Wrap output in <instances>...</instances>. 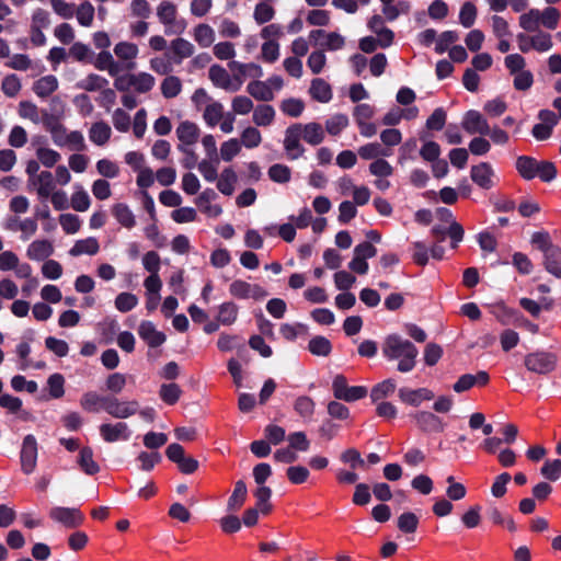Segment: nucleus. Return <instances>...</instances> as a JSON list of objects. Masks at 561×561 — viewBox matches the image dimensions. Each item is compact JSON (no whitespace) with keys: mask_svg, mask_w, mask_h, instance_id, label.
Here are the masks:
<instances>
[{"mask_svg":"<svg viewBox=\"0 0 561 561\" xmlns=\"http://www.w3.org/2000/svg\"><path fill=\"white\" fill-rule=\"evenodd\" d=\"M382 355L387 360H398L397 370L405 374L415 368L419 350L411 341L390 334L383 342Z\"/></svg>","mask_w":561,"mask_h":561,"instance_id":"f257e3e1","label":"nucleus"},{"mask_svg":"<svg viewBox=\"0 0 561 561\" xmlns=\"http://www.w3.org/2000/svg\"><path fill=\"white\" fill-rule=\"evenodd\" d=\"M530 243L542 253L545 270L557 278H561V248L552 242L547 231H536Z\"/></svg>","mask_w":561,"mask_h":561,"instance_id":"f03ea898","label":"nucleus"},{"mask_svg":"<svg viewBox=\"0 0 561 561\" xmlns=\"http://www.w3.org/2000/svg\"><path fill=\"white\" fill-rule=\"evenodd\" d=\"M517 173L526 181L536 178L542 182L549 183L557 178L558 170L553 162L547 160H537L530 156H518L515 161Z\"/></svg>","mask_w":561,"mask_h":561,"instance_id":"7ed1b4c3","label":"nucleus"},{"mask_svg":"<svg viewBox=\"0 0 561 561\" xmlns=\"http://www.w3.org/2000/svg\"><path fill=\"white\" fill-rule=\"evenodd\" d=\"M524 365L530 373L549 375L557 368L558 356L552 352L536 351L524 357Z\"/></svg>","mask_w":561,"mask_h":561,"instance_id":"20e7f679","label":"nucleus"},{"mask_svg":"<svg viewBox=\"0 0 561 561\" xmlns=\"http://www.w3.org/2000/svg\"><path fill=\"white\" fill-rule=\"evenodd\" d=\"M154 78L148 72H139L135 76L133 72H124L115 78L114 85L118 91H129L134 88L139 93H146L152 89Z\"/></svg>","mask_w":561,"mask_h":561,"instance_id":"39448f33","label":"nucleus"},{"mask_svg":"<svg viewBox=\"0 0 561 561\" xmlns=\"http://www.w3.org/2000/svg\"><path fill=\"white\" fill-rule=\"evenodd\" d=\"M159 22L173 33H181L185 28L183 20H179L178 5L169 0L159 2L156 9Z\"/></svg>","mask_w":561,"mask_h":561,"instance_id":"423d86ee","label":"nucleus"},{"mask_svg":"<svg viewBox=\"0 0 561 561\" xmlns=\"http://www.w3.org/2000/svg\"><path fill=\"white\" fill-rule=\"evenodd\" d=\"M332 391L336 400L354 402L367 396V388L364 386H348L344 375H336L332 381Z\"/></svg>","mask_w":561,"mask_h":561,"instance_id":"0eeeda50","label":"nucleus"},{"mask_svg":"<svg viewBox=\"0 0 561 561\" xmlns=\"http://www.w3.org/2000/svg\"><path fill=\"white\" fill-rule=\"evenodd\" d=\"M302 138V124L295 123L287 127L285 131L284 148L288 158L296 160L305 152L304 146L300 144Z\"/></svg>","mask_w":561,"mask_h":561,"instance_id":"6e6552de","label":"nucleus"},{"mask_svg":"<svg viewBox=\"0 0 561 561\" xmlns=\"http://www.w3.org/2000/svg\"><path fill=\"white\" fill-rule=\"evenodd\" d=\"M49 517L70 529L81 526L84 522V515L76 507H53L49 512Z\"/></svg>","mask_w":561,"mask_h":561,"instance_id":"1a4fd4ad","label":"nucleus"},{"mask_svg":"<svg viewBox=\"0 0 561 561\" xmlns=\"http://www.w3.org/2000/svg\"><path fill=\"white\" fill-rule=\"evenodd\" d=\"M20 459L23 473L31 474L37 463V440L34 435L28 434L24 437Z\"/></svg>","mask_w":561,"mask_h":561,"instance_id":"9d476101","label":"nucleus"},{"mask_svg":"<svg viewBox=\"0 0 561 561\" xmlns=\"http://www.w3.org/2000/svg\"><path fill=\"white\" fill-rule=\"evenodd\" d=\"M209 79L217 88L227 92H237L243 84L248 72H208Z\"/></svg>","mask_w":561,"mask_h":561,"instance_id":"9b49d317","label":"nucleus"},{"mask_svg":"<svg viewBox=\"0 0 561 561\" xmlns=\"http://www.w3.org/2000/svg\"><path fill=\"white\" fill-rule=\"evenodd\" d=\"M367 27L375 35L378 45L389 47L394 39V33L386 25V20L380 14H374L367 22Z\"/></svg>","mask_w":561,"mask_h":561,"instance_id":"f8f14e48","label":"nucleus"},{"mask_svg":"<svg viewBox=\"0 0 561 561\" xmlns=\"http://www.w3.org/2000/svg\"><path fill=\"white\" fill-rule=\"evenodd\" d=\"M139 403L136 400L119 401L118 398L110 396L105 405V412L116 419H127L138 412Z\"/></svg>","mask_w":561,"mask_h":561,"instance_id":"ddd939ff","label":"nucleus"},{"mask_svg":"<svg viewBox=\"0 0 561 561\" xmlns=\"http://www.w3.org/2000/svg\"><path fill=\"white\" fill-rule=\"evenodd\" d=\"M461 126L470 135L480 134L486 136L490 134V125L488 121L479 111L476 110H469L466 112Z\"/></svg>","mask_w":561,"mask_h":561,"instance_id":"4468645a","label":"nucleus"},{"mask_svg":"<svg viewBox=\"0 0 561 561\" xmlns=\"http://www.w3.org/2000/svg\"><path fill=\"white\" fill-rule=\"evenodd\" d=\"M410 416L415 421L416 426L424 433H440L445 424L439 416L428 411H417Z\"/></svg>","mask_w":561,"mask_h":561,"instance_id":"2eb2a0df","label":"nucleus"},{"mask_svg":"<svg viewBox=\"0 0 561 561\" xmlns=\"http://www.w3.org/2000/svg\"><path fill=\"white\" fill-rule=\"evenodd\" d=\"M470 178L474 184L482 190H491L495 183L494 170L489 162H480L479 164L472 165L470 170Z\"/></svg>","mask_w":561,"mask_h":561,"instance_id":"dca6fc26","label":"nucleus"},{"mask_svg":"<svg viewBox=\"0 0 561 561\" xmlns=\"http://www.w3.org/2000/svg\"><path fill=\"white\" fill-rule=\"evenodd\" d=\"M137 332L139 337L151 348L161 346L167 340L165 334L158 331L153 322L149 320L141 321Z\"/></svg>","mask_w":561,"mask_h":561,"instance_id":"f3484780","label":"nucleus"},{"mask_svg":"<svg viewBox=\"0 0 561 561\" xmlns=\"http://www.w3.org/2000/svg\"><path fill=\"white\" fill-rule=\"evenodd\" d=\"M100 435L106 443H114L117 440H128L131 432L125 422H117L115 424L104 423L100 426Z\"/></svg>","mask_w":561,"mask_h":561,"instance_id":"a211bd4d","label":"nucleus"},{"mask_svg":"<svg viewBox=\"0 0 561 561\" xmlns=\"http://www.w3.org/2000/svg\"><path fill=\"white\" fill-rule=\"evenodd\" d=\"M309 37L314 39L321 47L330 50L341 49L345 45V38L337 32L313 30L310 32Z\"/></svg>","mask_w":561,"mask_h":561,"instance_id":"6ab92c4d","label":"nucleus"},{"mask_svg":"<svg viewBox=\"0 0 561 561\" xmlns=\"http://www.w3.org/2000/svg\"><path fill=\"white\" fill-rule=\"evenodd\" d=\"M398 396L403 403L419 407L423 401L432 400L434 392L427 388L410 389L403 387L399 389Z\"/></svg>","mask_w":561,"mask_h":561,"instance_id":"aec40b11","label":"nucleus"},{"mask_svg":"<svg viewBox=\"0 0 561 561\" xmlns=\"http://www.w3.org/2000/svg\"><path fill=\"white\" fill-rule=\"evenodd\" d=\"M114 54L122 62L123 67L133 69L136 67V58L138 56V47L129 42H119L114 47Z\"/></svg>","mask_w":561,"mask_h":561,"instance_id":"412c9836","label":"nucleus"},{"mask_svg":"<svg viewBox=\"0 0 561 561\" xmlns=\"http://www.w3.org/2000/svg\"><path fill=\"white\" fill-rule=\"evenodd\" d=\"M194 54V46L188 41L179 37L171 42L169 60L173 65H180L185 58Z\"/></svg>","mask_w":561,"mask_h":561,"instance_id":"4be33fe9","label":"nucleus"},{"mask_svg":"<svg viewBox=\"0 0 561 561\" xmlns=\"http://www.w3.org/2000/svg\"><path fill=\"white\" fill-rule=\"evenodd\" d=\"M108 398L110 396H100L95 391H88L81 397L80 405L87 412L98 413L100 410L105 411Z\"/></svg>","mask_w":561,"mask_h":561,"instance_id":"5701e85b","label":"nucleus"},{"mask_svg":"<svg viewBox=\"0 0 561 561\" xmlns=\"http://www.w3.org/2000/svg\"><path fill=\"white\" fill-rule=\"evenodd\" d=\"M176 136L180 140V145L192 146L197 142L199 137V128L196 124L185 121L180 123L176 128Z\"/></svg>","mask_w":561,"mask_h":561,"instance_id":"b1692460","label":"nucleus"},{"mask_svg":"<svg viewBox=\"0 0 561 561\" xmlns=\"http://www.w3.org/2000/svg\"><path fill=\"white\" fill-rule=\"evenodd\" d=\"M54 253V247L48 240H35L27 248V257L33 261H44Z\"/></svg>","mask_w":561,"mask_h":561,"instance_id":"393cba45","label":"nucleus"},{"mask_svg":"<svg viewBox=\"0 0 561 561\" xmlns=\"http://www.w3.org/2000/svg\"><path fill=\"white\" fill-rule=\"evenodd\" d=\"M309 93L313 100L321 103L330 102L333 96L331 85L320 78H316L311 81Z\"/></svg>","mask_w":561,"mask_h":561,"instance_id":"a878e982","label":"nucleus"},{"mask_svg":"<svg viewBox=\"0 0 561 561\" xmlns=\"http://www.w3.org/2000/svg\"><path fill=\"white\" fill-rule=\"evenodd\" d=\"M247 496H248V489H247L245 482L243 480H238L234 483V489L228 499L227 510L229 512L239 511L243 506V504L247 500Z\"/></svg>","mask_w":561,"mask_h":561,"instance_id":"bb28decb","label":"nucleus"},{"mask_svg":"<svg viewBox=\"0 0 561 561\" xmlns=\"http://www.w3.org/2000/svg\"><path fill=\"white\" fill-rule=\"evenodd\" d=\"M247 91L251 96L259 101L267 102L274 99L272 87L265 81H251L247 87Z\"/></svg>","mask_w":561,"mask_h":561,"instance_id":"cd10ccee","label":"nucleus"},{"mask_svg":"<svg viewBox=\"0 0 561 561\" xmlns=\"http://www.w3.org/2000/svg\"><path fill=\"white\" fill-rule=\"evenodd\" d=\"M78 463L81 470L88 476H94L100 471V466L93 459V450L89 446L80 449Z\"/></svg>","mask_w":561,"mask_h":561,"instance_id":"c85d7f7f","label":"nucleus"},{"mask_svg":"<svg viewBox=\"0 0 561 561\" xmlns=\"http://www.w3.org/2000/svg\"><path fill=\"white\" fill-rule=\"evenodd\" d=\"M100 244L96 238L89 237L87 239L78 240L69 250L71 256H79L82 254L94 255L99 252Z\"/></svg>","mask_w":561,"mask_h":561,"instance_id":"c756f323","label":"nucleus"},{"mask_svg":"<svg viewBox=\"0 0 561 561\" xmlns=\"http://www.w3.org/2000/svg\"><path fill=\"white\" fill-rule=\"evenodd\" d=\"M112 214L115 217V219L123 227H125L127 229H131L135 227L136 219L127 204H125V203L115 204L112 208Z\"/></svg>","mask_w":561,"mask_h":561,"instance_id":"7c9ffc66","label":"nucleus"},{"mask_svg":"<svg viewBox=\"0 0 561 561\" xmlns=\"http://www.w3.org/2000/svg\"><path fill=\"white\" fill-rule=\"evenodd\" d=\"M193 38L201 47H209L214 44L216 34L211 26L202 23L194 27Z\"/></svg>","mask_w":561,"mask_h":561,"instance_id":"2f4dec72","label":"nucleus"},{"mask_svg":"<svg viewBox=\"0 0 561 561\" xmlns=\"http://www.w3.org/2000/svg\"><path fill=\"white\" fill-rule=\"evenodd\" d=\"M302 139L311 146L320 145L324 139V131L319 123L302 125Z\"/></svg>","mask_w":561,"mask_h":561,"instance_id":"473e14b6","label":"nucleus"},{"mask_svg":"<svg viewBox=\"0 0 561 561\" xmlns=\"http://www.w3.org/2000/svg\"><path fill=\"white\" fill-rule=\"evenodd\" d=\"M34 185H38L37 194H38L39 198L46 201L50 196L53 190L55 188L54 176H53L51 172L42 171L35 178Z\"/></svg>","mask_w":561,"mask_h":561,"instance_id":"72a5a7b5","label":"nucleus"},{"mask_svg":"<svg viewBox=\"0 0 561 561\" xmlns=\"http://www.w3.org/2000/svg\"><path fill=\"white\" fill-rule=\"evenodd\" d=\"M111 134V127L106 123L96 122L89 130V138L93 144L103 146L108 141Z\"/></svg>","mask_w":561,"mask_h":561,"instance_id":"f704fd0d","label":"nucleus"},{"mask_svg":"<svg viewBox=\"0 0 561 561\" xmlns=\"http://www.w3.org/2000/svg\"><path fill=\"white\" fill-rule=\"evenodd\" d=\"M217 347L221 352H229L233 348L238 350L239 355L241 353L247 352L245 345L242 342V339L238 335H230L226 333H221L218 341H217Z\"/></svg>","mask_w":561,"mask_h":561,"instance_id":"c9c22d12","label":"nucleus"},{"mask_svg":"<svg viewBox=\"0 0 561 561\" xmlns=\"http://www.w3.org/2000/svg\"><path fill=\"white\" fill-rule=\"evenodd\" d=\"M75 15L81 26L90 27L94 21L95 9L91 2L84 1L76 7Z\"/></svg>","mask_w":561,"mask_h":561,"instance_id":"e433bc0d","label":"nucleus"},{"mask_svg":"<svg viewBox=\"0 0 561 561\" xmlns=\"http://www.w3.org/2000/svg\"><path fill=\"white\" fill-rule=\"evenodd\" d=\"M183 391L175 382L162 383L159 389L160 399L168 405H174L181 398Z\"/></svg>","mask_w":561,"mask_h":561,"instance_id":"4c0bfd02","label":"nucleus"},{"mask_svg":"<svg viewBox=\"0 0 561 561\" xmlns=\"http://www.w3.org/2000/svg\"><path fill=\"white\" fill-rule=\"evenodd\" d=\"M238 178L236 172L232 168H226L217 182V188L219 192L226 196L232 195L234 191V183L237 182Z\"/></svg>","mask_w":561,"mask_h":561,"instance_id":"58836bf2","label":"nucleus"},{"mask_svg":"<svg viewBox=\"0 0 561 561\" xmlns=\"http://www.w3.org/2000/svg\"><path fill=\"white\" fill-rule=\"evenodd\" d=\"M254 497L256 499V507L260 508V512L263 515H267L272 512L273 505L270 500L272 496V489L266 485H259L257 489L253 492Z\"/></svg>","mask_w":561,"mask_h":561,"instance_id":"ea45409f","label":"nucleus"},{"mask_svg":"<svg viewBox=\"0 0 561 561\" xmlns=\"http://www.w3.org/2000/svg\"><path fill=\"white\" fill-rule=\"evenodd\" d=\"M275 117V111L272 105L262 104L254 108L252 119L257 126H270Z\"/></svg>","mask_w":561,"mask_h":561,"instance_id":"a19ab883","label":"nucleus"},{"mask_svg":"<svg viewBox=\"0 0 561 561\" xmlns=\"http://www.w3.org/2000/svg\"><path fill=\"white\" fill-rule=\"evenodd\" d=\"M561 19L560 11L554 7H547L543 10H539L540 26L548 30H556Z\"/></svg>","mask_w":561,"mask_h":561,"instance_id":"79ce46f5","label":"nucleus"},{"mask_svg":"<svg viewBox=\"0 0 561 561\" xmlns=\"http://www.w3.org/2000/svg\"><path fill=\"white\" fill-rule=\"evenodd\" d=\"M308 351L316 356H329L332 352V344L325 336L317 335L308 343Z\"/></svg>","mask_w":561,"mask_h":561,"instance_id":"37998d69","label":"nucleus"},{"mask_svg":"<svg viewBox=\"0 0 561 561\" xmlns=\"http://www.w3.org/2000/svg\"><path fill=\"white\" fill-rule=\"evenodd\" d=\"M54 113H48L43 111L42 122L47 130L53 133V130L57 129V127L62 126L59 122V115L62 113V104L58 100H54Z\"/></svg>","mask_w":561,"mask_h":561,"instance_id":"c03bdc74","label":"nucleus"},{"mask_svg":"<svg viewBox=\"0 0 561 561\" xmlns=\"http://www.w3.org/2000/svg\"><path fill=\"white\" fill-rule=\"evenodd\" d=\"M38 16H49V13L43 9H37L33 12L30 39L31 43L35 46H39L45 43V36L41 28H38Z\"/></svg>","mask_w":561,"mask_h":561,"instance_id":"a18cd8bd","label":"nucleus"},{"mask_svg":"<svg viewBox=\"0 0 561 561\" xmlns=\"http://www.w3.org/2000/svg\"><path fill=\"white\" fill-rule=\"evenodd\" d=\"M58 88V81L55 76L49 75L34 82L33 90L41 96L45 98L51 94Z\"/></svg>","mask_w":561,"mask_h":561,"instance_id":"49530a36","label":"nucleus"},{"mask_svg":"<svg viewBox=\"0 0 561 561\" xmlns=\"http://www.w3.org/2000/svg\"><path fill=\"white\" fill-rule=\"evenodd\" d=\"M238 317V306L232 301L219 306L217 321L222 325H231Z\"/></svg>","mask_w":561,"mask_h":561,"instance_id":"de8ad7c7","label":"nucleus"},{"mask_svg":"<svg viewBox=\"0 0 561 561\" xmlns=\"http://www.w3.org/2000/svg\"><path fill=\"white\" fill-rule=\"evenodd\" d=\"M358 154L362 159L371 160L380 159L379 157L390 156V151L383 148L379 142H370L362 146L358 149Z\"/></svg>","mask_w":561,"mask_h":561,"instance_id":"09e8293b","label":"nucleus"},{"mask_svg":"<svg viewBox=\"0 0 561 561\" xmlns=\"http://www.w3.org/2000/svg\"><path fill=\"white\" fill-rule=\"evenodd\" d=\"M410 2L398 1L390 4L382 5V16L387 21H394L400 14H407L410 11Z\"/></svg>","mask_w":561,"mask_h":561,"instance_id":"8fccbe9b","label":"nucleus"},{"mask_svg":"<svg viewBox=\"0 0 561 561\" xmlns=\"http://www.w3.org/2000/svg\"><path fill=\"white\" fill-rule=\"evenodd\" d=\"M420 524L419 517L413 512L402 513L397 520L398 529L403 534H413Z\"/></svg>","mask_w":561,"mask_h":561,"instance_id":"3c124183","label":"nucleus"},{"mask_svg":"<svg viewBox=\"0 0 561 561\" xmlns=\"http://www.w3.org/2000/svg\"><path fill=\"white\" fill-rule=\"evenodd\" d=\"M396 381L393 379H386L373 387L370 391V399L373 402H378L396 390Z\"/></svg>","mask_w":561,"mask_h":561,"instance_id":"603ef678","label":"nucleus"},{"mask_svg":"<svg viewBox=\"0 0 561 561\" xmlns=\"http://www.w3.org/2000/svg\"><path fill=\"white\" fill-rule=\"evenodd\" d=\"M518 24L526 32L539 31V9H530L528 12L523 13L518 19Z\"/></svg>","mask_w":561,"mask_h":561,"instance_id":"864d4df0","label":"nucleus"},{"mask_svg":"<svg viewBox=\"0 0 561 561\" xmlns=\"http://www.w3.org/2000/svg\"><path fill=\"white\" fill-rule=\"evenodd\" d=\"M314 401L308 396L298 397L294 403L295 412L304 419H311L314 413Z\"/></svg>","mask_w":561,"mask_h":561,"instance_id":"5fc2aeb1","label":"nucleus"},{"mask_svg":"<svg viewBox=\"0 0 561 561\" xmlns=\"http://www.w3.org/2000/svg\"><path fill=\"white\" fill-rule=\"evenodd\" d=\"M267 174L275 183L285 184L291 179V170L286 164L275 163L270 167Z\"/></svg>","mask_w":561,"mask_h":561,"instance_id":"6e6d98bb","label":"nucleus"},{"mask_svg":"<svg viewBox=\"0 0 561 561\" xmlns=\"http://www.w3.org/2000/svg\"><path fill=\"white\" fill-rule=\"evenodd\" d=\"M541 476L549 481H557L561 477V459H547L540 468Z\"/></svg>","mask_w":561,"mask_h":561,"instance_id":"4d7b16f0","label":"nucleus"},{"mask_svg":"<svg viewBox=\"0 0 561 561\" xmlns=\"http://www.w3.org/2000/svg\"><path fill=\"white\" fill-rule=\"evenodd\" d=\"M280 110L287 116L299 117L305 110V103L300 99L289 98L282 101Z\"/></svg>","mask_w":561,"mask_h":561,"instance_id":"13d9d810","label":"nucleus"},{"mask_svg":"<svg viewBox=\"0 0 561 561\" xmlns=\"http://www.w3.org/2000/svg\"><path fill=\"white\" fill-rule=\"evenodd\" d=\"M477 13V7L473 2H465L459 12V23L467 28L471 27L476 22Z\"/></svg>","mask_w":561,"mask_h":561,"instance_id":"bf43d9fd","label":"nucleus"},{"mask_svg":"<svg viewBox=\"0 0 561 561\" xmlns=\"http://www.w3.org/2000/svg\"><path fill=\"white\" fill-rule=\"evenodd\" d=\"M49 396L53 399H59L65 394V378L61 374L55 373L47 379Z\"/></svg>","mask_w":561,"mask_h":561,"instance_id":"052dcab7","label":"nucleus"},{"mask_svg":"<svg viewBox=\"0 0 561 561\" xmlns=\"http://www.w3.org/2000/svg\"><path fill=\"white\" fill-rule=\"evenodd\" d=\"M348 125V117L345 114H335L325 122L327 131L332 135H339Z\"/></svg>","mask_w":561,"mask_h":561,"instance_id":"680f3d73","label":"nucleus"},{"mask_svg":"<svg viewBox=\"0 0 561 561\" xmlns=\"http://www.w3.org/2000/svg\"><path fill=\"white\" fill-rule=\"evenodd\" d=\"M129 12L133 18L147 20L151 15V5L148 0H131Z\"/></svg>","mask_w":561,"mask_h":561,"instance_id":"e2e57ef3","label":"nucleus"},{"mask_svg":"<svg viewBox=\"0 0 561 561\" xmlns=\"http://www.w3.org/2000/svg\"><path fill=\"white\" fill-rule=\"evenodd\" d=\"M182 89L181 80L178 77L169 76L161 83V92L164 98H175Z\"/></svg>","mask_w":561,"mask_h":561,"instance_id":"0e129e2a","label":"nucleus"},{"mask_svg":"<svg viewBox=\"0 0 561 561\" xmlns=\"http://www.w3.org/2000/svg\"><path fill=\"white\" fill-rule=\"evenodd\" d=\"M512 264L522 275H529L534 268L531 260L523 252H515L513 254Z\"/></svg>","mask_w":561,"mask_h":561,"instance_id":"69168bd1","label":"nucleus"},{"mask_svg":"<svg viewBox=\"0 0 561 561\" xmlns=\"http://www.w3.org/2000/svg\"><path fill=\"white\" fill-rule=\"evenodd\" d=\"M275 15L274 8L266 2H259L254 8L253 18L257 24L270 22Z\"/></svg>","mask_w":561,"mask_h":561,"instance_id":"338daca9","label":"nucleus"},{"mask_svg":"<svg viewBox=\"0 0 561 561\" xmlns=\"http://www.w3.org/2000/svg\"><path fill=\"white\" fill-rule=\"evenodd\" d=\"M203 117L207 125L216 126L222 118V105L219 102L208 104L204 110Z\"/></svg>","mask_w":561,"mask_h":561,"instance_id":"774afa93","label":"nucleus"}]
</instances>
